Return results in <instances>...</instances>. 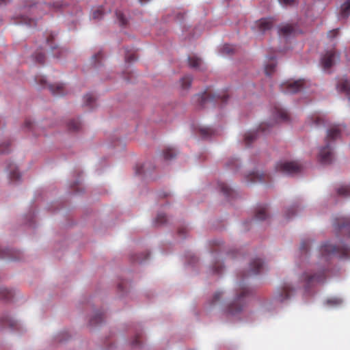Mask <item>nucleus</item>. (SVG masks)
Segmentation results:
<instances>
[{
    "instance_id": "obj_1",
    "label": "nucleus",
    "mask_w": 350,
    "mask_h": 350,
    "mask_svg": "<svg viewBox=\"0 0 350 350\" xmlns=\"http://www.w3.org/2000/svg\"><path fill=\"white\" fill-rule=\"evenodd\" d=\"M340 136V129L338 126H332L327 130V135L325 138L326 146L319 149L318 159L323 163H329L334 157L333 150L331 146V142Z\"/></svg>"
},
{
    "instance_id": "obj_2",
    "label": "nucleus",
    "mask_w": 350,
    "mask_h": 350,
    "mask_svg": "<svg viewBox=\"0 0 350 350\" xmlns=\"http://www.w3.org/2000/svg\"><path fill=\"white\" fill-rule=\"evenodd\" d=\"M250 293L251 292L247 287L240 284L237 295L233 301L228 306L226 312L232 315L239 313L245 306L246 299L250 296Z\"/></svg>"
},
{
    "instance_id": "obj_3",
    "label": "nucleus",
    "mask_w": 350,
    "mask_h": 350,
    "mask_svg": "<svg viewBox=\"0 0 350 350\" xmlns=\"http://www.w3.org/2000/svg\"><path fill=\"white\" fill-rule=\"evenodd\" d=\"M325 279V269H321L317 272L307 271L301 275L300 282L305 291H308L310 288L324 282Z\"/></svg>"
},
{
    "instance_id": "obj_4",
    "label": "nucleus",
    "mask_w": 350,
    "mask_h": 350,
    "mask_svg": "<svg viewBox=\"0 0 350 350\" xmlns=\"http://www.w3.org/2000/svg\"><path fill=\"white\" fill-rule=\"evenodd\" d=\"M320 252L321 255L325 258L330 256L350 257V247L346 245H335L327 242L321 246Z\"/></svg>"
},
{
    "instance_id": "obj_5",
    "label": "nucleus",
    "mask_w": 350,
    "mask_h": 350,
    "mask_svg": "<svg viewBox=\"0 0 350 350\" xmlns=\"http://www.w3.org/2000/svg\"><path fill=\"white\" fill-rule=\"evenodd\" d=\"M275 170L282 174H293L301 170V165L295 161H280L276 164Z\"/></svg>"
},
{
    "instance_id": "obj_6",
    "label": "nucleus",
    "mask_w": 350,
    "mask_h": 350,
    "mask_svg": "<svg viewBox=\"0 0 350 350\" xmlns=\"http://www.w3.org/2000/svg\"><path fill=\"white\" fill-rule=\"evenodd\" d=\"M334 226L338 234L350 238V217L336 218L334 221Z\"/></svg>"
},
{
    "instance_id": "obj_7",
    "label": "nucleus",
    "mask_w": 350,
    "mask_h": 350,
    "mask_svg": "<svg viewBox=\"0 0 350 350\" xmlns=\"http://www.w3.org/2000/svg\"><path fill=\"white\" fill-rule=\"evenodd\" d=\"M269 178V175L261 170H254L247 173L245 180L247 183H265Z\"/></svg>"
},
{
    "instance_id": "obj_8",
    "label": "nucleus",
    "mask_w": 350,
    "mask_h": 350,
    "mask_svg": "<svg viewBox=\"0 0 350 350\" xmlns=\"http://www.w3.org/2000/svg\"><path fill=\"white\" fill-rule=\"evenodd\" d=\"M304 84L301 80L288 81L282 84V90L286 93H296L301 90Z\"/></svg>"
},
{
    "instance_id": "obj_9",
    "label": "nucleus",
    "mask_w": 350,
    "mask_h": 350,
    "mask_svg": "<svg viewBox=\"0 0 350 350\" xmlns=\"http://www.w3.org/2000/svg\"><path fill=\"white\" fill-rule=\"evenodd\" d=\"M293 292L294 289L290 284H284L276 295L275 299L280 302H283L288 299Z\"/></svg>"
},
{
    "instance_id": "obj_10",
    "label": "nucleus",
    "mask_w": 350,
    "mask_h": 350,
    "mask_svg": "<svg viewBox=\"0 0 350 350\" xmlns=\"http://www.w3.org/2000/svg\"><path fill=\"white\" fill-rule=\"evenodd\" d=\"M8 177L12 183H16L21 180V174L18 170V167L13 163L9 165L7 167Z\"/></svg>"
},
{
    "instance_id": "obj_11",
    "label": "nucleus",
    "mask_w": 350,
    "mask_h": 350,
    "mask_svg": "<svg viewBox=\"0 0 350 350\" xmlns=\"http://www.w3.org/2000/svg\"><path fill=\"white\" fill-rule=\"evenodd\" d=\"M338 59V56L332 51H327L321 59V63L324 68H330Z\"/></svg>"
},
{
    "instance_id": "obj_12",
    "label": "nucleus",
    "mask_w": 350,
    "mask_h": 350,
    "mask_svg": "<svg viewBox=\"0 0 350 350\" xmlns=\"http://www.w3.org/2000/svg\"><path fill=\"white\" fill-rule=\"evenodd\" d=\"M263 268V263L260 258L252 260L250 264V269L247 275H257Z\"/></svg>"
},
{
    "instance_id": "obj_13",
    "label": "nucleus",
    "mask_w": 350,
    "mask_h": 350,
    "mask_svg": "<svg viewBox=\"0 0 350 350\" xmlns=\"http://www.w3.org/2000/svg\"><path fill=\"white\" fill-rule=\"evenodd\" d=\"M335 191L338 196H350V183H342L336 185Z\"/></svg>"
},
{
    "instance_id": "obj_14",
    "label": "nucleus",
    "mask_w": 350,
    "mask_h": 350,
    "mask_svg": "<svg viewBox=\"0 0 350 350\" xmlns=\"http://www.w3.org/2000/svg\"><path fill=\"white\" fill-rule=\"evenodd\" d=\"M276 66V62L273 57H269L266 59L265 64V73L267 76H270L274 71Z\"/></svg>"
},
{
    "instance_id": "obj_15",
    "label": "nucleus",
    "mask_w": 350,
    "mask_h": 350,
    "mask_svg": "<svg viewBox=\"0 0 350 350\" xmlns=\"http://www.w3.org/2000/svg\"><path fill=\"white\" fill-rule=\"evenodd\" d=\"M256 26L258 28V31L260 33H264L267 30H269L272 27V22L270 19L265 18L261 19L256 22Z\"/></svg>"
},
{
    "instance_id": "obj_16",
    "label": "nucleus",
    "mask_w": 350,
    "mask_h": 350,
    "mask_svg": "<svg viewBox=\"0 0 350 350\" xmlns=\"http://www.w3.org/2000/svg\"><path fill=\"white\" fill-rule=\"evenodd\" d=\"M269 216L267 206L265 205L258 206L255 211V218L258 220H265Z\"/></svg>"
},
{
    "instance_id": "obj_17",
    "label": "nucleus",
    "mask_w": 350,
    "mask_h": 350,
    "mask_svg": "<svg viewBox=\"0 0 350 350\" xmlns=\"http://www.w3.org/2000/svg\"><path fill=\"white\" fill-rule=\"evenodd\" d=\"M337 88L339 91L345 92L347 95L350 96V81L345 79L342 78L339 81Z\"/></svg>"
},
{
    "instance_id": "obj_18",
    "label": "nucleus",
    "mask_w": 350,
    "mask_h": 350,
    "mask_svg": "<svg viewBox=\"0 0 350 350\" xmlns=\"http://www.w3.org/2000/svg\"><path fill=\"white\" fill-rule=\"evenodd\" d=\"M217 187L223 195L232 196L235 193L234 189L226 183H218Z\"/></svg>"
},
{
    "instance_id": "obj_19",
    "label": "nucleus",
    "mask_w": 350,
    "mask_h": 350,
    "mask_svg": "<svg viewBox=\"0 0 350 350\" xmlns=\"http://www.w3.org/2000/svg\"><path fill=\"white\" fill-rule=\"evenodd\" d=\"M189 64L191 68L202 70L204 68L202 60L198 57L192 56L189 58Z\"/></svg>"
},
{
    "instance_id": "obj_20",
    "label": "nucleus",
    "mask_w": 350,
    "mask_h": 350,
    "mask_svg": "<svg viewBox=\"0 0 350 350\" xmlns=\"http://www.w3.org/2000/svg\"><path fill=\"white\" fill-rule=\"evenodd\" d=\"M0 322L3 326H8L11 328H15L17 325L16 321L8 315L1 317Z\"/></svg>"
},
{
    "instance_id": "obj_21",
    "label": "nucleus",
    "mask_w": 350,
    "mask_h": 350,
    "mask_svg": "<svg viewBox=\"0 0 350 350\" xmlns=\"http://www.w3.org/2000/svg\"><path fill=\"white\" fill-rule=\"evenodd\" d=\"M64 85L63 83H54L49 85V89L55 95H62L64 94Z\"/></svg>"
},
{
    "instance_id": "obj_22",
    "label": "nucleus",
    "mask_w": 350,
    "mask_h": 350,
    "mask_svg": "<svg viewBox=\"0 0 350 350\" xmlns=\"http://www.w3.org/2000/svg\"><path fill=\"white\" fill-rule=\"evenodd\" d=\"M13 297V293L6 288H0V298L9 301Z\"/></svg>"
},
{
    "instance_id": "obj_23",
    "label": "nucleus",
    "mask_w": 350,
    "mask_h": 350,
    "mask_svg": "<svg viewBox=\"0 0 350 350\" xmlns=\"http://www.w3.org/2000/svg\"><path fill=\"white\" fill-rule=\"evenodd\" d=\"M341 12L343 16H347L350 14V0H343L341 5Z\"/></svg>"
},
{
    "instance_id": "obj_24",
    "label": "nucleus",
    "mask_w": 350,
    "mask_h": 350,
    "mask_svg": "<svg viewBox=\"0 0 350 350\" xmlns=\"http://www.w3.org/2000/svg\"><path fill=\"white\" fill-rule=\"evenodd\" d=\"M103 320V313L101 312H97L95 315L91 319L90 324L95 325L100 323Z\"/></svg>"
},
{
    "instance_id": "obj_25",
    "label": "nucleus",
    "mask_w": 350,
    "mask_h": 350,
    "mask_svg": "<svg viewBox=\"0 0 350 350\" xmlns=\"http://www.w3.org/2000/svg\"><path fill=\"white\" fill-rule=\"evenodd\" d=\"M181 88L184 90L187 89L191 83V78L189 76H186L180 80Z\"/></svg>"
},
{
    "instance_id": "obj_26",
    "label": "nucleus",
    "mask_w": 350,
    "mask_h": 350,
    "mask_svg": "<svg viewBox=\"0 0 350 350\" xmlns=\"http://www.w3.org/2000/svg\"><path fill=\"white\" fill-rule=\"evenodd\" d=\"M342 302V300L338 297H332V298L328 299L326 301L327 304L329 306H338V305L341 304Z\"/></svg>"
},
{
    "instance_id": "obj_27",
    "label": "nucleus",
    "mask_w": 350,
    "mask_h": 350,
    "mask_svg": "<svg viewBox=\"0 0 350 350\" xmlns=\"http://www.w3.org/2000/svg\"><path fill=\"white\" fill-rule=\"evenodd\" d=\"M81 123L79 120H72L69 122V128L71 130L77 131L81 128Z\"/></svg>"
},
{
    "instance_id": "obj_28",
    "label": "nucleus",
    "mask_w": 350,
    "mask_h": 350,
    "mask_svg": "<svg viewBox=\"0 0 350 350\" xmlns=\"http://www.w3.org/2000/svg\"><path fill=\"white\" fill-rule=\"evenodd\" d=\"M256 133L255 131H249L245 135V141L247 144L256 139Z\"/></svg>"
},
{
    "instance_id": "obj_29",
    "label": "nucleus",
    "mask_w": 350,
    "mask_h": 350,
    "mask_svg": "<svg viewBox=\"0 0 350 350\" xmlns=\"http://www.w3.org/2000/svg\"><path fill=\"white\" fill-rule=\"evenodd\" d=\"M103 14V8H95L94 10H93L92 13V16L94 18L98 19V18H101Z\"/></svg>"
},
{
    "instance_id": "obj_30",
    "label": "nucleus",
    "mask_w": 350,
    "mask_h": 350,
    "mask_svg": "<svg viewBox=\"0 0 350 350\" xmlns=\"http://www.w3.org/2000/svg\"><path fill=\"white\" fill-rule=\"evenodd\" d=\"M166 221H167L166 216L162 213L158 214L155 219V223L157 225L163 224L166 222Z\"/></svg>"
},
{
    "instance_id": "obj_31",
    "label": "nucleus",
    "mask_w": 350,
    "mask_h": 350,
    "mask_svg": "<svg viewBox=\"0 0 350 350\" xmlns=\"http://www.w3.org/2000/svg\"><path fill=\"white\" fill-rule=\"evenodd\" d=\"M175 155L172 149H167L163 152L164 159L167 160L172 159Z\"/></svg>"
},
{
    "instance_id": "obj_32",
    "label": "nucleus",
    "mask_w": 350,
    "mask_h": 350,
    "mask_svg": "<svg viewBox=\"0 0 350 350\" xmlns=\"http://www.w3.org/2000/svg\"><path fill=\"white\" fill-rule=\"evenodd\" d=\"M234 51V49L232 46L228 44H225L222 47V53L224 54H230L232 53Z\"/></svg>"
},
{
    "instance_id": "obj_33",
    "label": "nucleus",
    "mask_w": 350,
    "mask_h": 350,
    "mask_svg": "<svg viewBox=\"0 0 350 350\" xmlns=\"http://www.w3.org/2000/svg\"><path fill=\"white\" fill-rule=\"evenodd\" d=\"M221 295H222L221 292H216L213 296L211 304L213 305V304H216L220 299Z\"/></svg>"
},
{
    "instance_id": "obj_34",
    "label": "nucleus",
    "mask_w": 350,
    "mask_h": 350,
    "mask_svg": "<svg viewBox=\"0 0 350 350\" xmlns=\"http://www.w3.org/2000/svg\"><path fill=\"white\" fill-rule=\"evenodd\" d=\"M222 269H223V267L219 262L215 263L213 267V271L215 273H220L221 272Z\"/></svg>"
},
{
    "instance_id": "obj_35",
    "label": "nucleus",
    "mask_w": 350,
    "mask_h": 350,
    "mask_svg": "<svg viewBox=\"0 0 350 350\" xmlns=\"http://www.w3.org/2000/svg\"><path fill=\"white\" fill-rule=\"evenodd\" d=\"M280 30L282 33L286 35L291 33V31H293V28L291 25H286L282 27Z\"/></svg>"
},
{
    "instance_id": "obj_36",
    "label": "nucleus",
    "mask_w": 350,
    "mask_h": 350,
    "mask_svg": "<svg viewBox=\"0 0 350 350\" xmlns=\"http://www.w3.org/2000/svg\"><path fill=\"white\" fill-rule=\"evenodd\" d=\"M295 0H279V2L283 6H288L293 5L295 3Z\"/></svg>"
},
{
    "instance_id": "obj_37",
    "label": "nucleus",
    "mask_w": 350,
    "mask_h": 350,
    "mask_svg": "<svg viewBox=\"0 0 350 350\" xmlns=\"http://www.w3.org/2000/svg\"><path fill=\"white\" fill-rule=\"evenodd\" d=\"M94 99V96L92 94H86L84 96V100L86 105H90Z\"/></svg>"
},
{
    "instance_id": "obj_38",
    "label": "nucleus",
    "mask_w": 350,
    "mask_h": 350,
    "mask_svg": "<svg viewBox=\"0 0 350 350\" xmlns=\"http://www.w3.org/2000/svg\"><path fill=\"white\" fill-rule=\"evenodd\" d=\"M135 174L140 175L143 173V165L142 164H137L134 167Z\"/></svg>"
},
{
    "instance_id": "obj_39",
    "label": "nucleus",
    "mask_w": 350,
    "mask_h": 350,
    "mask_svg": "<svg viewBox=\"0 0 350 350\" xmlns=\"http://www.w3.org/2000/svg\"><path fill=\"white\" fill-rule=\"evenodd\" d=\"M187 232V228L186 227H180L178 230V233L181 237H184Z\"/></svg>"
},
{
    "instance_id": "obj_40",
    "label": "nucleus",
    "mask_w": 350,
    "mask_h": 350,
    "mask_svg": "<svg viewBox=\"0 0 350 350\" xmlns=\"http://www.w3.org/2000/svg\"><path fill=\"white\" fill-rule=\"evenodd\" d=\"M202 134L204 136L208 135L212 133V130L210 128H202L200 129Z\"/></svg>"
},
{
    "instance_id": "obj_41",
    "label": "nucleus",
    "mask_w": 350,
    "mask_h": 350,
    "mask_svg": "<svg viewBox=\"0 0 350 350\" xmlns=\"http://www.w3.org/2000/svg\"><path fill=\"white\" fill-rule=\"evenodd\" d=\"M140 336L139 334H137L134 338V340L132 341V345L133 346H139L140 341H139Z\"/></svg>"
},
{
    "instance_id": "obj_42",
    "label": "nucleus",
    "mask_w": 350,
    "mask_h": 350,
    "mask_svg": "<svg viewBox=\"0 0 350 350\" xmlns=\"http://www.w3.org/2000/svg\"><path fill=\"white\" fill-rule=\"evenodd\" d=\"M279 116L281 120H284L287 118V113L284 111H280L279 112Z\"/></svg>"
},
{
    "instance_id": "obj_43",
    "label": "nucleus",
    "mask_w": 350,
    "mask_h": 350,
    "mask_svg": "<svg viewBox=\"0 0 350 350\" xmlns=\"http://www.w3.org/2000/svg\"><path fill=\"white\" fill-rule=\"evenodd\" d=\"M308 243L307 241H303L301 244V250H306L308 248Z\"/></svg>"
},
{
    "instance_id": "obj_44",
    "label": "nucleus",
    "mask_w": 350,
    "mask_h": 350,
    "mask_svg": "<svg viewBox=\"0 0 350 350\" xmlns=\"http://www.w3.org/2000/svg\"><path fill=\"white\" fill-rule=\"evenodd\" d=\"M148 256H149V254H148V253H146L144 258H137L136 259V261H138V262H142L143 260H144L147 259V258H148Z\"/></svg>"
},
{
    "instance_id": "obj_45",
    "label": "nucleus",
    "mask_w": 350,
    "mask_h": 350,
    "mask_svg": "<svg viewBox=\"0 0 350 350\" xmlns=\"http://www.w3.org/2000/svg\"><path fill=\"white\" fill-rule=\"evenodd\" d=\"M36 59H37V60L39 62H42V59H43V56L42 55H39V56L36 57Z\"/></svg>"
},
{
    "instance_id": "obj_46",
    "label": "nucleus",
    "mask_w": 350,
    "mask_h": 350,
    "mask_svg": "<svg viewBox=\"0 0 350 350\" xmlns=\"http://www.w3.org/2000/svg\"><path fill=\"white\" fill-rule=\"evenodd\" d=\"M260 129L262 131H265V124H262L260 126Z\"/></svg>"
},
{
    "instance_id": "obj_47",
    "label": "nucleus",
    "mask_w": 350,
    "mask_h": 350,
    "mask_svg": "<svg viewBox=\"0 0 350 350\" xmlns=\"http://www.w3.org/2000/svg\"><path fill=\"white\" fill-rule=\"evenodd\" d=\"M118 288L120 290V291H123V284L122 283L119 284H118Z\"/></svg>"
},
{
    "instance_id": "obj_48",
    "label": "nucleus",
    "mask_w": 350,
    "mask_h": 350,
    "mask_svg": "<svg viewBox=\"0 0 350 350\" xmlns=\"http://www.w3.org/2000/svg\"><path fill=\"white\" fill-rule=\"evenodd\" d=\"M40 83H41L42 84H44V83H45V79H43V78H42V79H40Z\"/></svg>"
},
{
    "instance_id": "obj_49",
    "label": "nucleus",
    "mask_w": 350,
    "mask_h": 350,
    "mask_svg": "<svg viewBox=\"0 0 350 350\" xmlns=\"http://www.w3.org/2000/svg\"><path fill=\"white\" fill-rule=\"evenodd\" d=\"M149 0H139V1L142 3H146L148 2Z\"/></svg>"
},
{
    "instance_id": "obj_50",
    "label": "nucleus",
    "mask_w": 350,
    "mask_h": 350,
    "mask_svg": "<svg viewBox=\"0 0 350 350\" xmlns=\"http://www.w3.org/2000/svg\"><path fill=\"white\" fill-rule=\"evenodd\" d=\"M22 22H23V23H27V24H29V25H31V23H30L29 22H27L25 19H23V20L22 21Z\"/></svg>"
},
{
    "instance_id": "obj_51",
    "label": "nucleus",
    "mask_w": 350,
    "mask_h": 350,
    "mask_svg": "<svg viewBox=\"0 0 350 350\" xmlns=\"http://www.w3.org/2000/svg\"><path fill=\"white\" fill-rule=\"evenodd\" d=\"M31 124V122L30 121H27L25 122V125H27V126H28L29 124Z\"/></svg>"
},
{
    "instance_id": "obj_52",
    "label": "nucleus",
    "mask_w": 350,
    "mask_h": 350,
    "mask_svg": "<svg viewBox=\"0 0 350 350\" xmlns=\"http://www.w3.org/2000/svg\"><path fill=\"white\" fill-rule=\"evenodd\" d=\"M142 194H143V195H146V194H147V191L146 190V191H145Z\"/></svg>"
},
{
    "instance_id": "obj_53",
    "label": "nucleus",
    "mask_w": 350,
    "mask_h": 350,
    "mask_svg": "<svg viewBox=\"0 0 350 350\" xmlns=\"http://www.w3.org/2000/svg\"><path fill=\"white\" fill-rule=\"evenodd\" d=\"M291 211H292V213L293 214V213H294V209H293V208H292V210H291Z\"/></svg>"
}]
</instances>
